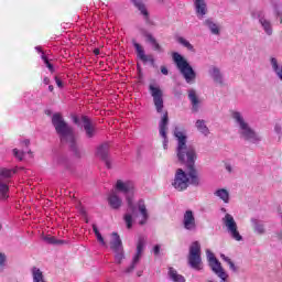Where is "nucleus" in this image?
<instances>
[{"instance_id":"obj_1","label":"nucleus","mask_w":282,"mask_h":282,"mask_svg":"<svg viewBox=\"0 0 282 282\" xmlns=\"http://www.w3.org/2000/svg\"><path fill=\"white\" fill-rule=\"evenodd\" d=\"M174 138H176L177 141L176 156L178 162L184 164L187 171H189L192 184L194 186H199V175L195 169V162L197 160V152L195 151V147L186 144V133L180 130V127L174 128Z\"/></svg>"},{"instance_id":"obj_2","label":"nucleus","mask_w":282,"mask_h":282,"mask_svg":"<svg viewBox=\"0 0 282 282\" xmlns=\"http://www.w3.org/2000/svg\"><path fill=\"white\" fill-rule=\"evenodd\" d=\"M52 124L57 135H59L61 142L63 144H65V142L69 144L70 151H73L74 155H76V158H80V149L76 143L74 128H72L69 123L65 121L63 115H61L59 112H55L52 116Z\"/></svg>"},{"instance_id":"obj_3","label":"nucleus","mask_w":282,"mask_h":282,"mask_svg":"<svg viewBox=\"0 0 282 282\" xmlns=\"http://www.w3.org/2000/svg\"><path fill=\"white\" fill-rule=\"evenodd\" d=\"M115 193H121L126 196L128 209L123 216L127 228H133V218L138 217V207L133 204V182L131 180H117L113 185Z\"/></svg>"},{"instance_id":"obj_4","label":"nucleus","mask_w":282,"mask_h":282,"mask_svg":"<svg viewBox=\"0 0 282 282\" xmlns=\"http://www.w3.org/2000/svg\"><path fill=\"white\" fill-rule=\"evenodd\" d=\"M231 119L234 120L236 127H238V133L242 140L251 142L252 144L261 142V138L259 134H257V132L253 131L241 111L232 110Z\"/></svg>"},{"instance_id":"obj_5","label":"nucleus","mask_w":282,"mask_h":282,"mask_svg":"<svg viewBox=\"0 0 282 282\" xmlns=\"http://www.w3.org/2000/svg\"><path fill=\"white\" fill-rule=\"evenodd\" d=\"M172 58L178 72L182 74L183 78H185L187 85H193V83H195V79L197 78V73H195L193 66H191L188 61L177 52H174L172 54Z\"/></svg>"},{"instance_id":"obj_6","label":"nucleus","mask_w":282,"mask_h":282,"mask_svg":"<svg viewBox=\"0 0 282 282\" xmlns=\"http://www.w3.org/2000/svg\"><path fill=\"white\" fill-rule=\"evenodd\" d=\"M191 185L195 186L191 177V170H187V173H185L184 170L177 169L172 186H174L176 191H186Z\"/></svg>"},{"instance_id":"obj_7","label":"nucleus","mask_w":282,"mask_h":282,"mask_svg":"<svg viewBox=\"0 0 282 282\" xmlns=\"http://www.w3.org/2000/svg\"><path fill=\"white\" fill-rule=\"evenodd\" d=\"M223 226H225L227 234L234 241H243V236L239 232V226L235 220V217L230 214H226L221 219Z\"/></svg>"},{"instance_id":"obj_8","label":"nucleus","mask_w":282,"mask_h":282,"mask_svg":"<svg viewBox=\"0 0 282 282\" xmlns=\"http://www.w3.org/2000/svg\"><path fill=\"white\" fill-rule=\"evenodd\" d=\"M207 254V261L209 263L210 270L220 279V281H227L228 280V272L221 267V262L217 260L215 257V253H213L209 249L206 250Z\"/></svg>"},{"instance_id":"obj_9","label":"nucleus","mask_w":282,"mask_h":282,"mask_svg":"<svg viewBox=\"0 0 282 282\" xmlns=\"http://www.w3.org/2000/svg\"><path fill=\"white\" fill-rule=\"evenodd\" d=\"M187 259L193 270H202V245H199V241H194L189 246V253Z\"/></svg>"},{"instance_id":"obj_10","label":"nucleus","mask_w":282,"mask_h":282,"mask_svg":"<svg viewBox=\"0 0 282 282\" xmlns=\"http://www.w3.org/2000/svg\"><path fill=\"white\" fill-rule=\"evenodd\" d=\"M149 93L152 96L153 105L155 107L156 113H162L164 111V91L158 84L149 85Z\"/></svg>"},{"instance_id":"obj_11","label":"nucleus","mask_w":282,"mask_h":282,"mask_svg":"<svg viewBox=\"0 0 282 282\" xmlns=\"http://www.w3.org/2000/svg\"><path fill=\"white\" fill-rule=\"evenodd\" d=\"M147 246V239L144 237H139L138 243H137V252L132 258L131 264L126 268L123 271L124 274H131L135 270V267L140 263V259H142V252H144V248Z\"/></svg>"},{"instance_id":"obj_12","label":"nucleus","mask_w":282,"mask_h":282,"mask_svg":"<svg viewBox=\"0 0 282 282\" xmlns=\"http://www.w3.org/2000/svg\"><path fill=\"white\" fill-rule=\"evenodd\" d=\"M73 122L75 124H78L83 127L86 138L91 139L96 135V126H94V122H91V119L87 116H82L80 118L74 117Z\"/></svg>"},{"instance_id":"obj_13","label":"nucleus","mask_w":282,"mask_h":282,"mask_svg":"<svg viewBox=\"0 0 282 282\" xmlns=\"http://www.w3.org/2000/svg\"><path fill=\"white\" fill-rule=\"evenodd\" d=\"M183 228L187 230V232H197V221L195 220V214L193 210L187 209L183 215Z\"/></svg>"},{"instance_id":"obj_14","label":"nucleus","mask_w":282,"mask_h":282,"mask_svg":"<svg viewBox=\"0 0 282 282\" xmlns=\"http://www.w3.org/2000/svg\"><path fill=\"white\" fill-rule=\"evenodd\" d=\"M131 3H133L134 8L139 10L145 25H155V22L151 20V14L149 13V9H147V4L143 0H131Z\"/></svg>"},{"instance_id":"obj_15","label":"nucleus","mask_w":282,"mask_h":282,"mask_svg":"<svg viewBox=\"0 0 282 282\" xmlns=\"http://www.w3.org/2000/svg\"><path fill=\"white\" fill-rule=\"evenodd\" d=\"M160 135L163 139V149H169V137L166 131H169V112H165L159 123Z\"/></svg>"},{"instance_id":"obj_16","label":"nucleus","mask_w":282,"mask_h":282,"mask_svg":"<svg viewBox=\"0 0 282 282\" xmlns=\"http://www.w3.org/2000/svg\"><path fill=\"white\" fill-rule=\"evenodd\" d=\"M140 34H142V36H144L147 43H150L152 48L154 50V52H164V50L162 48V46L160 45V43L158 42V40L155 39V36H153V34L151 32H149L147 29L139 26L138 28Z\"/></svg>"},{"instance_id":"obj_17","label":"nucleus","mask_w":282,"mask_h":282,"mask_svg":"<svg viewBox=\"0 0 282 282\" xmlns=\"http://www.w3.org/2000/svg\"><path fill=\"white\" fill-rule=\"evenodd\" d=\"M96 156L105 162L107 169H111V160H109V143H102L97 147Z\"/></svg>"},{"instance_id":"obj_18","label":"nucleus","mask_w":282,"mask_h":282,"mask_svg":"<svg viewBox=\"0 0 282 282\" xmlns=\"http://www.w3.org/2000/svg\"><path fill=\"white\" fill-rule=\"evenodd\" d=\"M133 47L135 50L138 58H140L142 63H152V65L155 63L153 55H147V53L144 52V47H142L140 43L133 42Z\"/></svg>"},{"instance_id":"obj_19","label":"nucleus","mask_w":282,"mask_h":282,"mask_svg":"<svg viewBox=\"0 0 282 282\" xmlns=\"http://www.w3.org/2000/svg\"><path fill=\"white\" fill-rule=\"evenodd\" d=\"M194 3V10L200 19H204L206 14L208 13V3H206V0H192Z\"/></svg>"},{"instance_id":"obj_20","label":"nucleus","mask_w":282,"mask_h":282,"mask_svg":"<svg viewBox=\"0 0 282 282\" xmlns=\"http://www.w3.org/2000/svg\"><path fill=\"white\" fill-rule=\"evenodd\" d=\"M208 74L214 83H216V85H220V87H224V74L221 73V69L219 67L210 66L208 69Z\"/></svg>"},{"instance_id":"obj_21","label":"nucleus","mask_w":282,"mask_h":282,"mask_svg":"<svg viewBox=\"0 0 282 282\" xmlns=\"http://www.w3.org/2000/svg\"><path fill=\"white\" fill-rule=\"evenodd\" d=\"M137 208L139 210V214L141 215V219L139 220L140 226H144L147 221H149V209H147V205L141 199L138 202Z\"/></svg>"},{"instance_id":"obj_22","label":"nucleus","mask_w":282,"mask_h":282,"mask_svg":"<svg viewBox=\"0 0 282 282\" xmlns=\"http://www.w3.org/2000/svg\"><path fill=\"white\" fill-rule=\"evenodd\" d=\"M270 66L276 78L282 83V64L276 57L270 58Z\"/></svg>"},{"instance_id":"obj_23","label":"nucleus","mask_w":282,"mask_h":282,"mask_svg":"<svg viewBox=\"0 0 282 282\" xmlns=\"http://www.w3.org/2000/svg\"><path fill=\"white\" fill-rule=\"evenodd\" d=\"M108 204L113 210H118L122 206V198L116 192H111L108 196Z\"/></svg>"},{"instance_id":"obj_24","label":"nucleus","mask_w":282,"mask_h":282,"mask_svg":"<svg viewBox=\"0 0 282 282\" xmlns=\"http://www.w3.org/2000/svg\"><path fill=\"white\" fill-rule=\"evenodd\" d=\"M110 249L112 252H120V250H124L122 247V240L118 232H112V240L110 241Z\"/></svg>"},{"instance_id":"obj_25","label":"nucleus","mask_w":282,"mask_h":282,"mask_svg":"<svg viewBox=\"0 0 282 282\" xmlns=\"http://www.w3.org/2000/svg\"><path fill=\"white\" fill-rule=\"evenodd\" d=\"M189 102L192 104V111L197 113L199 111V98L197 97V93L195 89L188 90Z\"/></svg>"},{"instance_id":"obj_26","label":"nucleus","mask_w":282,"mask_h":282,"mask_svg":"<svg viewBox=\"0 0 282 282\" xmlns=\"http://www.w3.org/2000/svg\"><path fill=\"white\" fill-rule=\"evenodd\" d=\"M259 23L268 36H272V22L263 15H259Z\"/></svg>"},{"instance_id":"obj_27","label":"nucleus","mask_w":282,"mask_h":282,"mask_svg":"<svg viewBox=\"0 0 282 282\" xmlns=\"http://www.w3.org/2000/svg\"><path fill=\"white\" fill-rule=\"evenodd\" d=\"M17 167L13 169H7V167H1L0 169V182H3V180H10L17 175Z\"/></svg>"},{"instance_id":"obj_28","label":"nucleus","mask_w":282,"mask_h":282,"mask_svg":"<svg viewBox=\"0 0 282 282\" xmlns=\"http://www.w3.org/2000/svg\"><path fill=\"white\" fill-rule=\"evenodd\" d=\"M251 226L253 227L254 232L257 235H264L265 234V226H263V223L259 220L258 218H251Z\"/></svg>"},{"instance_id":"obj_29","label":"nucleus","mask_w":282,"mask_h":282,"mask_svg":"<svg viewBox=\"0 0 282 282\" xmlns=\"http://www.w3.org/2000/svg\"><path fill=\"white\" fill-rule=\"evenodd\" d=\"M169 279L172 282H186V279L184 278V275L177 273V270L173 269V267L169 268Z\"/></svg>"},{"instance_id":"obj_30","label":"nucleus","mask_w":282,"mask_h":282,"mask_svg":"<svg viewBox=\"0 0 282 282\" xmlns=\"http://www.w3.org/2000/svg\"><path fill=\"white\" fill-rule=\"evenodd\" d=\"M214 195L221 199L224 204H229L230 202V193L226 188L217 189Z\"/></svg>"},{"instance_id":"obj_31","label":"nucleus","mask_w":282,"mask_h":282,"mask_svg":"<svg viewBox=\"0 0 282 282\" xmlns=\"http://www.w3.org/2000/svg\"><path fill=\"white\" fill-rule=\"evenodd\" d=\"M271 6L274 10L275 17L282 25V3L279 0H271Z\"/></svg>"},{"instance_id":"obj_32","label":"nucleus","mask_w":282,"mask_h":282,"mask_svg":"<svg viewBox=\"0 0 282 282\" xmlns=\"http://www.w3.org/2000/svg\"><path fill=\"white\" fill-rule=\"evenodd\" d=\"M195 127L199 133H203V135H208V133H210V130L208 129V126H206V121L204 119H198Z\"/></svg>"},{"instance_id":"obj_33","label":"nucleus","mask_w":282,"mask_h":282,"mask_svg":"<svg viewBox=\"0 0 282 282\" xmlns=\"http://www.w3.org/2000/svg\"><path fill=\"white\" fill-rule=\"evenodd\" d=\"M9 193H10V186H8V183L0 181V199L6 202V199L10 197V195H8Z\"/></svg>"},{"instance_id":"obj_34","label":"nucleus","mask_w":282,"mask_h":282,"mask_svg":"<svg viewBox=\"0 0 282 282\" xmlns=\"http://www.w3.org/2000/svg\"><path fill=\"white\" fill-rule=\"evenodd\" d=\"M36 52H39L41 55L42 61L44 62V64L46 65L47 69L51 72V74H54V65H52V63H50V59L47 58V56H45V53H43V50H41V46H35Z\"/></svg>"},{"instance_id":"obj_35","label":"nucleus","mask_w":282,"mask_h":282,"mask_svg":"<svg viewBox=\"0 0 282 282\" xmlns=\"http://www.w3.org/2000/svg\"><path fill=\"white\" fill-rule=\"evenodd\" d=\"M204 25L210 30L212 34H215L218 36L219 34V25L215 22H213L210 19L205 20Z\"/></svg>"},{"instance_id":"obj_36","label":"nucleus","mask_w":282,"mask_h":282,"mask_svg":"<svg viewBox=\"0 0 282 282\" xmlns=\"http://www.w3.org/2000/svg\"><path fill=\"white\" fill-rule=\"evenodd\" d=\"M32 278H33V282H45V278L43 276V272L41 271V269L34 267L32 269Z\"/></svg>"},{"instance_id":"obj_37","label":"nucleus","mask_w":282,"mask_h":282,"mask_svg":"<svg viewBox=\"0 0 282 282\" xmlns=\"http://www.w3.org/2000/svg\"><path fill=\"white\" fill-rule=\"evenodd\" d=\"M176 43H178L183 47H186V50H188L189 52H195V47L193 46V44H191V42H188V40H186L182 36L176 37Z\"/></svg>"},{"instance_id":"obj_38","label":"nucleus","mask_w":282,"mask_h":282,"mask_svg":"<svg viewBox=\"0 0 282 282\" xmlns=\"http://www.w3.org/2000/svg\"><path fill=\"white\" fill-rule=\"evenodd\" d=\"M220 259L229 265V269L231 270V272H239V268L235 265V262H232V260L229 257L223 253L220 254Z\"/></svg>"},{"instance_id":"obj_39","label":"nucleus","mask_w":282,"mask_h":282,"mask_svg":"<svg viewBox=\"0 0 282 282\" xmlns=\"http://www.w3.org/2000/svg\"><path fill=\"white\" fill-rule=\"evenodd\" d=\"M44 241L51 246H63V243H66L65 240H58L54 236H45Z\"/></svg>"},{"instance_id":"obj_40","label":"nucleus","mask_w":282,"mask_h":282,"mask_svg":"<svg viewBox=\"0 0 282 282\" xmlns=\"http://www.w3.org/2000/svg\"><path fill=\"white\" fill-rule=\"evenodd\" d=\"M115 252V262L120 265L122 261H124V249H121L120 251H113Z\"/></svg>"},{"instance_id":"obj_41","label":"nucleus","mask_w":282,"mask_h":282,"mask_svg":"<svg viewBox=\"0 0 282 282\" xmlns=\"http://www.w3.org/2000/svg\"><path fill=\"white\" fill-rule=\"evenodd\" d=\"M13 155L14 158H17V160L21 162L25 155V151H19V149H13Z\"/></svg>"},{"instance_id":"obj_42","label":"nucleus","mask_w":282,"mask_h":282,"mask_svg":"<svg viewBox=\"0 0 282 282\" xmlns=\"http://www.w3.org/2000/svg\"><path fill=\"white\" fill-rule=\"evenodd\" d=\"M6 261H8V257L6 253L0 252V270L2 271L6 268Z\"/></svg>"},{"instance_id":"obj_43","label":"nucleus","mask_w":282,"mask_h":282,"mask_svg":"<svg viewBox=\"0 0 282 282\" xmlns=\"http://www.w3.org/2000/svg\"><path fill=\"white\" fill-rule=\"evenodd\" d=\"M55 83L59 89H63V87H65L63 80H61L58 76H55Z\"/></svg>"},{"instance_id":"obj_44","label":"nucleus","mask_w":282,"mask_h":282,"mask_svg":"<svg viewBox=\"0 0 282 282\" xmlns=\"http://www.w3.org/2000/svg\"><path fill=\"white\" fill-rule=\"evenodd\" d=\"M97 241H99V243H101V246H107V242H105V238H102L101 234H97Z\"/></svg>"},{"instance_id":"obj_45","label":"nucleus","mask_w":282,"mask_h":282,"mask_svg":"<svg viewBox=\"0 0 282 282\" xmlns=\"http://www.w3.org/2000/svg\"><path fill=\"white\" fill-rule=\"evenodd\" d=\"M274 131H275V133H278V135H281V131H282V128H281V124H275L274 126Z\"/></svg>"},{"instance_id":"obj_46","label":"nucleus","mask_w":282,"mask_h":282,"mask_svg":"<svg viewBox=\"0 0 282 282\" xmlns=\"http://www.w3.org/2000/svg\"><path fill=\"white\" fill-rule=\"evenodd\" d=\"M161 73H162L164 76H169V68H166V66H161Z\"/></svg>"},{"instance_id":"obj_47","label":"nucleus","mask_w":282,"mask_h":282,"mask_svg":"<svg viewBox=\"0 0 282 282\" xmlns=\"http://www.w3.org/2000/svg\"><path fill=\"white\" fill-rule=\"evenodd\" d=\"M153 252H154V254H155L156 257H158V254H160V246H159V245L154 246Z\"/></svg>"},{"instance_id":"obj_48","label":"nucleus","mask_w":282,"mask_h":282,"mask_svg":"<svg viewBox=\"0 0 282 282\" xmlns=\"http://www.w3.org/2000/svg\"><path fill=\"white\" fill-rule=\"evenodd\" d=\"M93 231L95 235H100V231L98 230V227L96 225H93Z\"/></svg>"},{"instance_id":"obj_49","label":"nucleus","mask_w":282,"mask_h":282,"mask_svg":"<svg viewBox=\"0 0 282 282\" xmlns=\"http://www.w3.org/2000/svg\"><path fill=\"white\" fill-rule=\"evenodd\" d=\"M225 169L228 173H232V166L230 164H226Z\"/></svg>"},{"instance_id":"obj_50","label":"nucleus","mask_w":282,"mask_h":282,"mask_svg":"<svg viewBox=\"0 0 282 282\" xmlns=\"http://www.w3.org/2000/svg\"><path fill=\"white\" fill-rule=\"evenodd\" d=\"M94 54L95 56H100V48H95Z\"/></svg>"},{"instance_id":"obj_51","label":"nucleus","mask_w":282,"mask_h":282,"mask_svg":"<svg viewBox=\"0 0 282 282\" xmlns=\"http://www.w3.org/2000/svg\"><path fill=\"white\" fill-rule=\"evenodd\" d=\"M43 83L44 85H50V77H44Z\"/></svg>"},{"instance_id":"obj_52","label":"nucleus","mask_w":282,"mask_h":282,"mask_svg":"<svg viewBox=\"0 0 282 282\" xmlns=\"http://www.w3.org/2000/svg\"><path fill=\"white\" fill-rule=\"evenodd\" d=\"M22 144H24V147H30V140L25 139L24 141H22Z\"/></svg>"},{"instance_id":"obj_53","label":"nucleus","mask_w":282,"mask_h":282,"mask_svg":"<svg viewBox=\"0 0 282 282\" xmlns=\"http://www.w3.org/2000/svg\"><path fill=\"white\" fill-rule=\"evenodd\" d=\"M48 91H54V86L53 85L48 86Z\"/></svg>"},{"instance_id":"obj_54","label":"nucleus","mask_w":282,"mask_h":282,"mask_svg":"<svg viewBox=\"0 0 282 282\" xmlns=\"http://www.w3.org/2000/svg\"><path fill=\"white\" fill-rule=\"evenodd\" d=\"M174 96H176L177 98H180V96H182V93H174Z\"/></svg>"},{"instance_id":"obj_55","label":"nucleus","mask_w":282,"mask_h":282,"mask_svg":"<svg viewBox=\"0 0 282 282\" xmlns=\"http://www.w3.org/2000/svg\"><path fill=\"white\" fill-rule=\"evenodd\" d=\"M138 276H142V273H138Z\"/></svg>"},{"instance_id":"obj_56","label":"nucleus","mask_w":282,"mask_h":282,"mask_svg":"<svg viewBox=\"0 0 282 282\" xmlns=\"http://www.w3.org/2000/svg\"><path fill=\"white\" fill-rule=\"evenodd\" d=\"M224 213H226V208H223Z\"/></svg>"}]
</instances>
